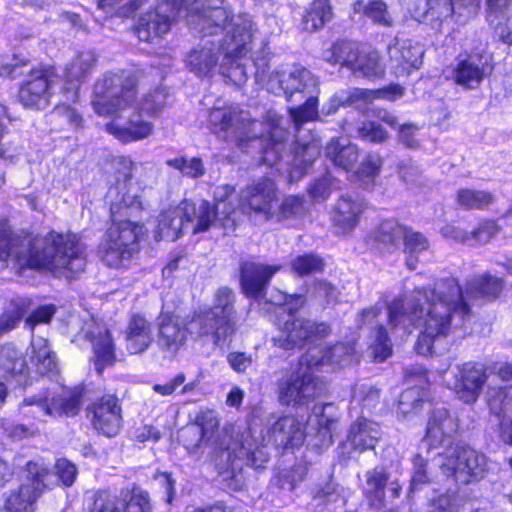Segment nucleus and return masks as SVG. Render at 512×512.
I'll use <instances>...</instances> for the list:
<instances>
[{
    "instance_id": "nucleus-1",
    "label": "nucleus",
    "mask_w": 512,
    "mask_h": 512,
    "mask_svg": "<svg viewBox=\"0 0 512 512\" xmlns=\"http://www.w3.org/2000/svg\"><path fill=\"white\" fill-rule=\"evenodd\" d=\"M87 261L82 236L72 230H49L41 239H31L26 255L17 256L19 271L64 273L75 276L84 271Z\"/></svg>"
},
{
    "instance_id": "nucleus-2",
    "label": "nucleus",
    "mask_w": 512,
    "mask_h": 512,
    "mask_svg": "<svg viewBox=\"0 0 512 512\" xmlns=\"http://www.w3.org/2000/svg\"><path fill=\"white\" fill-rule=\"evenodd\" d=\"M457 286V298L452 299L445 292L432 290L426 297L425 305L414 302L411 313L423 318L422 329L414 343V351L421 356H431L434 353V345L439 339L448 337L452 332L453 314H457L462 320L472 315V306L465 298L463 289Z\"/></svg>"
},
{
    "instance_id": "nucleus-3",
    "label": "nucleus",
    "mask_w": 512,
    "mask_h": 512,
    "mask_svg": "<svg viewBox=\"0 0 512 512\" xmlns=\"http://www.w3.org/2000/svg\"><path fill=\"white\" fill-rule=\"evenodd\" d=\"M130 205L117 203L110 209L108 225L98 245L100 260L112 269L130 266L142 251V243L148 239L149 230L145 223L132 220Z\"/></svg>"
},
{
    "instance_id": "nucleus-4",
    "label": "nucleus",
    "mask_w": 512,
    "mask_h": 512,
    "mask_svg": "<svg viewBox=\"0 0 512 512\" xmlns=\"http://www.w3.org/2000/svg\"><path fill=\"white\" fill-rule=\"evenodd\" d=\"M199 337H210L216 346L230 345L238 330L235 294L229 287H219L213 305L194 311Z\"/></svg>"
},
{
    "instance_id": "nucleus-5",
    "label": "nucleus",
    "mask_w": 512,
    "mask_h": 512,
    "mask_svg": "<svg viewBox=\"0 0 512 512\" xmlns=\"http://www.w3.org/2000/svg\"><path fill=\"white\" fill-rule=\"evenodd\" d=\"M140 72H109L94 84L91 105L94 112L102 117H118L119 112L130 107L138 94Z\"/></svg>"
},
{
    "instance_id": "nucleus-6",
    "label": "nucleus",
    "mask_w": 512,
    "mask_h": 512,
    "mask_svg": "<svg viewBox=\"0 0 512 512\" xmlns=\"http://www.w3.org/2000/svg\"><path fill=\"white\" fill-rule=\"evenodd\" d=\"M24 470L27 473L26 481L3 496L1 512H36L38 500L50 490L46 480L52 470L48 465L30 460L26 462Z\"/></svg>"
},
{
    "instance_id": "nucleus-7",
    "label": "nucleus",
    "mask_w": 512,
    "mask_h": 512,
    "mask_svg": "<svg viewBox=\"0 0 512 512\" xmlns=\"http://www.w3.org/2000/svg\"><path fill=\"white\" fill-rule=\"evenodd\" d=\"M57 78L58 70L54 64L31 66L17 85L16 102L25 110L46 109L51 103Z\"/></svg>"
},
{
    "instance_id": "nucleus-8",
    "label": "nucleus",
    "mask_w": 512,
    "mask_h": 512,
    "mask_svg": "<svg viewBox=\"0 0 512 512\" xmlns=\"http://www.w3.org/2000/svg\"><path fill=\"white\" fill-rule=\"evenodd\" d=\"M88 512H153V503L147 490L139 485L122 488L117 493L110 488L93 492Z\"/></svg>"
},
{
    "instance_id": "nucleus-9",
    "label": "nucleus",
    "mask_w": 512,
    "mask_h": 512,
    "mask_svg": "<svg viewBox=\"0 0 512 512\" xmlns=\"http://www.w3.org/2000/svg\"><path fill=\"white\" fill-rule=\"evenodd\" d=\"M280 334L275 339L278 347L284 350L304 349L316 345L332 333L330 323L296 315L289 309V317L279 328Z\"/></svg>"
},
{
    "instance_id": "nucleus-10",
    "label": "nucleus",
    "mask_w": 512,
    "mask_h": 512,
    "mask_svg": "<svg viewBox=\"0 0 512 512\" xmlns=\"http://www.w3.org/2000/svg\"><path fill=\"white\" fill-rule=\"evenodd\" d=\"M280 190L275 178L262 175L252 179L240 191L238 207L246 216H259L266 221L274 219Z\"/></svg>"
},
{
    "instance_id": "nucleus-11",
    "label": "nucleus",
    "mask_w": 512,
    "mask_h": 512,
    "mask_svg": "<svg viewBox=\"0 0 512 512\" xmlns=\"http://www.w3.org/2000/svg\"><path fill=\"white\" fill-rule=\"evenodd\" d=\"M323 392L321 379L309 366L303 367L301 363L286 379L278 383V400L285 406H307Z\"/></svg>"
},
{
    "instance_id": "nucleus-12",
    "label": "nucleus",
    "mask_w": 512,
    "mask_h": 512,
    "mask_svg": "<svg viewBox=\"0 0 512 512\" xmlns=\"http://www.w3.org/2000/svg\"><path fill=\"white\" fill-rule=\"evenodd\" d=\"M122 404L116 392H104L86 406V417L98 434L107 438L119 434L123 425Z\"/></svg>"
},
{
    "instance_id": "nucleus-13",
    "label": "nucleus",
    "mask_w": 512,
    "mask_h": 512,
    "mask_svg": "<svg viewBox=\"0 0 512 512\" xmlns=\"http://www.w3.org/2000/svg\"><path fill=\"white\" fill-rule=\"evenodd\" d=\"M32 301L26 297L12 298L0 314V336L14 330L22 319L33 330L39 324L49 323L55 312L53 304L39 305L29 313Z\"/></svg>"
},
{
    "instance_id": "nucleus-14",
    "label": "nucleus",
    "mask_w": 512,
    "mask_h": 512,
    "mask_svg": "<svg viewBox=\"0 0 512 512\" xmlns=\"http://www.w3.org/2000/svg\"><path fill=\"white\" fill-rule=\"evenodd\" d=\"M488 380L487 367L477 361H467L457 366L453 389L464 404H475Z\"/></svg>"
},
{
    "instance_id": "nucleus-15",
    "label": "nucleus",
    "mask_w": 512,
    "mask_h": 512,
    "mask_svg": "<svg viewBox=\"0 0 512 512\" xmlns=\"http://www.w3.org/2000/svg\"><path fill=\"white\" fill-rule=\"evenodd\" d=\"M451 475L462 484L479 482L487 472L486 457L470 447H461L450 458Z\"/></svg>"
},
{
    "instance_id": "nucleus-16",
    "label": "nucleus",
    "mask_w": 512,
    "mask_h": 512,
    "mask_svg": "<svg viewBox=\"0 0 512 512\" xmlns=\"http://www.w3.org/2000/svg\"><path fill=\"white\" fill-rule=\"evenodd\" d=\"M279 270V266L266 265L252 261L240 264V287L242 293L248 297L260 300L267 294L272 277Z\"/></svg>"
},
{
    "instance_id": "nucleus-17",
    "label": "nucleus",
    "mask_w": 512,
    "mask_h": 512,
    "mask_svg": "<svg viewBox=\"0 0 512 512\" xmlns=\"http://www.w3.org/2000/svg\"><path fill=\"white\" fill-rule=\"evenodd\" d=\"M121 334L128 354H142L154 341L153 322L143 312H131Z\"/></svg>"
},
{
    "instance_id": "nucleus-18",
    "label": "nucleus",
    "mask_w": 512,
    "mask_h": 512,
    "mask_svg": "<svg viewBox=\"0 0 512 512\" xmlns=\"http://www.w3.org/2000/svg\"><path fill=\"white\" fill-rule=\"evenodd\" d=\"M268 433L283 451H295L306 440V423L294 414H285L270 426Z\"/></svg>"
},
{
    "instance_id": "nucleus-19",
    "label": "nucleus",
    "mask_w": 512,
    "mask_h": 512,
    "mask_svg": "<svg viewBox=\"0 0 512 512\" xmlns=\"http://www.w3.org/2000/svg\"><path fill=\"white\" fill-rule=\"evenodd\" d=\"M485 404L489 415L498 420L499 437L509 446L512 443L504 433L505 425L512 421L508 415L512 412V385L491 386L486 392Z\"/></svg>"
},
{
    "instance_id": "nucleus-20",
    "label": "nucleus",
    "mask_w": 512,
    "mask_h": 512,
    "mask_svg": "<svg viewBox=\"0 0 512 512\" xmlns=\"http://www.w3.org/2000/svg\"><path fill=\"white\" fill-rule=\"evenodd\" d=\"M235 213L236 208L230 202L221 201L211 205L208 201H204L194 225V234L207 231L213 222H218L224 230L234 231L238 226Z\"/></svg>"
},
{
    "instance_id": "nucleus-21",
    "label": "nucleus",
    "mask_w": 512,
    "mask_h": 512,
    "mask_svg": "<svg viewBox=\"0 0 512 512\" xmlns=\"http://www.w3.org/2000/svg\"><path fill=\"white\" fill-rule=\"evenodd\" d=\"M233 15L221 6H213L199 0H194V26L206 34H218L224 31L232 22Z\"/></svg>"
},
{
    "instance_id": "nucleus-22",
    "label": "nucleus",
    "mask_w": 512,
    "mask_h": 512,
    "mask_svg": "<svg viewBox=\"0 0 512 512\" xmlns=\"http://www.w3.org/2000/svg\"><path fill=\"white\" fill-rule=\"evenodd\" d=\"M47 400V415L74 417L81 409L83 390L76 386L60 385L52 394L47 390Z\"/></svg>"
},
{
    "instance_id": "nucleus-23",
    "label": "nucleus",
    "mask_w": 512,
    "mask_h": 512,
    "mask_svg": "<svg viewBox=\"0 0 512 512\" xmlns=\"http://www.w3.org/2000/svg\"><path fill=\"white\" fill-rule=\"evenodd\" d=\"M157 343L161 350L176 353L185 345L188 338V328L178 316L166 313L158 318Z\"/></svg>"
},
{
    "instance_id": "nucleus-24",
    "label": "nucleus",
    "mask_w": 512,
    "mask_h": 512,
    "mask_svg": "<svg viewBox=\"0 0 512 512\" xmlns=\"http://www.w3.org/2000/svg\"><path fill=\"white\" fill-rule=\"evenodd\" d=\"M172 19L156 10L141 14L134 26V34L146 43H155L164 38L171 30Z\"/></svg>"
},
{
    "instance_id": "nucleus-25",
    "label": "nucleus",
    "mask_w": 512,
    "mask_h": 512,
    "mask_svg": "<svg viewBox=\"0 0 512 512\" xmlns=\"http://www.w3.org/2000/svg\"><path fill=\"white\" fill-rule=\"evenodd\" d=\"M366 209L365 202L349 195L341 196L334 208L332 223L338 232L348 234L359 224Z\"/></svg>"
},
{
    "instance_id": "nucleus-26",
    "label": "nucleus",
    "mask_w": 512,
    "mask_h": 512,
    "mask_svg": "<svg viewBox=\"0 0 512 512\" xmlns=\"http://www.w3.org/2000/svg\"><path fill=\"white\" fill-rule=\"evenodd\" d=\"M335 18L331 0H311L300 18L302 31L314 34L322 31Z\"/></svg>"
},
{
    "instance_id": "nucleus-27",
    "label": "nucleus",
    "mask_w": 512,
    "mask_h": 512,
    "mask_svg": "<svg viewBox=\"0 0 512 512\" xmlns=\"http://www.w3.org/2000/svg\"><path fill=\"white\" fill-rule=\"evenodd\" d=\"M29 360L37 376L54 378L60 374L56 353L46 339L40 338L31 344Z\"/></svg>"
},
{
    "instance_id": "nucleus-28",
    "label": "nucleus",
    "mask_w": 512,
    "mask_h": 512,
    "mask_svg": "<svg viewBox=\"0 0 512 512\" xmlns=\"http://www.w3.org/2000/svg\"><path fill=\"white\" fill-rule=\"evenodd\" d=\"M452 424L450 411L445 406L434 407L429 415L423 440L429 448H437L444 444Z\"/></svg>"
},
{
    "instance_id": "nucleus-29",
    "label": "nucleus",
    "mask_w": 512,
    "mask_h": 512,
    "mask_svg": "<svg viewBox=\"0 0 512 512\" xmlns=\"http://www.w3.org/2000/svg\"><path fill=\"white\" fill-rule=\"evenodd\" d=\"M457 209L462 211H488L496 202V195L488 189L460 187L454 195Z\"/></svg>"
},
{
    "instance_id": "nucleus-30",
    "label": "nucleus",
    "mask_w": 512,
    "mask_h": 512,
    "mask_svg": "<svg viewBox=\"0 0 512 512\" xmlns=\"http://www.w3.org/2000/svg\"><path fill=\"white\" fill-rule=\"evenodd\" d=\"M29 366L26 357L12 347L0 349V374L7 381L26 383L29 378Z\"/></svg>"
},
{
    "instance_id": "nucleus-31",
    "label": "nucleus",
    "mask_w": 512,
    "mask_h": 512,
    "mask_svg": "<svg viewBox=\"0 0 512 512\" xmlns=\"http://www.w3.org/2000/svg\"><path fill=\"white\" fill-rule=\"evenodd\" d=\"M505 287L502 278L486 272L476 277L466 285V294L471 299H481L484 302H493L500 298Z\"/></svg>"
},
{
    "instance_id": "nucleus-32",
    "label": "nucleus",
    "mask_w": 512,
    "mask_h": 512,
    "mask_svg": "<svg viewBox=\"0 0 512 512\" xmlns=\"http://www.w3.org/2000/svg\"><path fill=\"white\" fill-rule=\"evenodd\" d=\"M105 131L122 144H129L143 140L153 132V124L145 120H131L127 126H121L114 120L104 126Z\"/></svg>"
},
{
    "instance_id": "nucleus-33",
    "label": "nucleus",
    "mask_w": 512,
    "mask_h": 512,
    "mask_svg": "<svg viewBox=\"0 0 512 512\" xmlns=\"http://www.w3.org/2000/svg\"><path fill=\"white\" fill-rule=\"evenodd\" d=\"M22 240L20 236L16 235L14 231L7 225L0 223V267L7 268L9 263L15 273L23 275L25 271H19L17 264L18 255H26V250L22 249Z\"/></svg>"
},
{
    "instance_id": "nucleus-34",
    "label": "nucleus",
    "mask_w": 512,
    "mask_h": 512,
    "mask_svg": "<svg viewBox=\"0 0 512 512\" xmlns=\"http://www.w3.org/2000/svg\"><path fill=\"white\" fill-rule=\"evenodd\" d=\"M486 76L485 66L473 62L470 56L457 60L452 71L453 82L466 90L478 87Z\"/></svg>"
},
{
    "instance_id": "nucleus-35",
    "label": "nucleus",
    "mask_w": 512,
    "mask_h": 512,
    "mask_svg": "<svg viewBox=\"0 0 512 512\" xmlns=\"http://www.w3.org/2000/svg\"><path fill=\"white\" fill-rule=\"evenodd\" d=\"M327 158L346 172L353 171L359 162L360 150L355 144L342 145L339 137H333L325 147Z\"/></svg>"
},
{
    "instance_id": "nucleus-36",
    "label": "nucleus",
    "mask_w": 512,
    "mask_h": 512,
    "mask_svg": "<svg viewBox=\"0 0 512 512\" xmlns=\"http://www.w3.org/2000/svg\"><path fill=\"white\" fill-rule=\"evenodd\" d=\"M356 339L338 340L325 346L321 362L326 364H357L360 361Z\"/></svg>"
},
{
    "instance_id": "nucleus-37",
    "label": "nucleus",
    "mask_w": 512,
    "mask_h": 512,
    "mask_svg": "<svg viewBox=\"0 0 512 512\" xmlns=\"http://www.w3.org/2000/svg\"><path fill=\"white\" fill-rule=\"evenodd\" d=\"M350 71L357 76L368 80L382 79L386 68L382 63L381 55L377 50L362 52L358 50V56L354 58Z\"/></svg>"
},
{
    "instance_id": "nucleus-38",
    "label": "nucleus",
    "mask_w": 512,
    "mask_h": 512,
    "mask_svg": "<svg viewBox=\"0 0 512 512\" xmlns=\"http://www.w3.org/2000/svg\"><path fill=\"white\" fill-rule=\"evenodd\" d=\"M359 45L348 38H338L324 51L327 63L345 67L350 70L353 60L358 56Z\"/></svg>"
},
{
    "instance_id": "nucleus-39",
    "label": "nucleus",
    "mask_w": 512,
    "mask_h": 512,
    "mask_svg": "<svg viewBox=\"0 0 512 512\" xmlns=\"http://www.w3.org/2000/svg\"><path fill=\"white\" fill-rule=\"evenodd\" d=\"M373 431L372 422L363 416L352 422L348 432V440L353 449L358 452L375 450L378 438L372 434Z\"/></svg>"
},
{
    "instance_id": "nucleus-40",
    "label": "nucleus",
    "mask_w": 512,
    "mask_h": 512,
    "mask_svg": "<svg viewBox=\"0 0 512 512\" xmlns=\"http://www.w3.org/2000/svg\"><path fill=\"white\" fill-rule=\"evenodd\" d=\"M355 14L363 15L370 19L373 24L383 27H391L393 18L389 12L388 5L383 0H370L365 3L363 0H356L352 4Z\"/></svg>"
},
{
    "instance_id": "nucleus-41",
    "label": "nucleus",
    "mask_w": 512,
    "mask_h": 512,
    "mask_svg": "<svg viewBox=\"0 0 512 512\" xmlns=\"http://www.w3.org/2000/svg\"><path fill=\"white\" fill-rule=\"evenodd\" d=\"M479 0H425V15L432 20L443 22L452 18L456 9L478 6Z\"/></svg>"
},
{
    "instance_id": "nucleus-42",
    "label": "nucleus",
    "mask_w": 512,
    "mask_h": 512,
    "mask_svg": "<svg viewBox=\"0 0 512 512\" xmlns=\"http://www.w3.org/2000/svg\"><path fill=\"white\" fill-rule=\"evenodd\" d=\"M93 354L95 369L98 374H102L106 367L115 364V343L110 330L106 329L98 334L96 341L93 343Z\"/></svg>"
},
{
    "instance_id": "nucleus-43",
    "label": "nucleus",
    "mask_w": 512,
    "mask_h": 512,
    "mask_svg": "<svg viewBox=\"0 0 512 512\" xmlns=\"http://www.w3.org/2000/svg\"><path fill=\"white\" fill-rule=\"evenodd\" d=\"M384 165V159L378 152H367L354 168L355 179L366 187H374Z\"/></svg>"
},
{
    "instance_id": "nucleus-44",
    "label": "nucleus",
    "mask_w": 512,
    "mask_h": 512,
    "mask_svg": "<svg viewBox=\"0 0 512 512\" xmlns=\"http://www.w3.org/2000/svg\"><path fill=\"white\" fill-rule=\"evenodd\" d=\"M389 474L384 470L374 468L366 474L368 488L364 492L370 506L381 508L385 505V489Z\"/></svg>"
},
{
    "instance_id": "nucleus-45",
    "label": "nucleus",
    "mask_w": 512,
    "mask_h": 512,
    "mask_svg": "<svg viewBox=\"0 0 512 512\" xmlns=\"http://www.w3.org/2000/svg\"><path fill=\"white\" fill-rule=\"evenodd\" d=\"M194 425L199 428L198 445L212 442L221 447L219 442L220 422L213 410L199 412L194 418Z\"/></svg>"
},
{
    "instance_id": "nucleus-46",
    "label": "nucleus",
    "mask_w": 512,
    "mask_h": 512,
    "mask_svg": "<svg viewBox=\"0 0 512 512\" xmlns=\"http://www.w3.org/2000/svg\"><path fill=\"white\" fill-rule=\"evenodd\" d=\"M308 212L304 195H285L275 207L274 219L283 221L305 216Z\"/></svg>"
},
{
    "instance_id": "nucleus-47",
    "label": "nucleus",
    "mask_w": 512,
    "mask_h": 512,
    "mask_svg": "<svg viewBox=\"0 0 512 512\" xmlns=\"http://www.w3.org/2000/svg\"><path fill=\"white\" fill-rule=\"evenodd\" d=\"M291 271L298 277L322 273L325 268L324 259L313 252L296 256L290 262Z\"/></svg>"
},
{
    "instance_id": "nucleus-48",
    "label": "nucleus",
    "mask_w": 512,
    "mask_h": 512,
    "mask_svg": "<svg viewBox=\"0 0 512 512\" xmlns=\"http://www.w3.org/2000/svg\"><path fill=\"white\" fill-rule=\"evenodd\" d=\"M167 93L163 89H155L147 93L137 106L139 115L157 117L166 106Z\"/></svg>"
},
{
    "instance_id": "nucleus-49",
    "label": "nucleus",
    "mask_w": 512,
    "mask_h": 512,
    "mask_svg": "<svg viewBox=\"0 0 512 512\" xmlns=\"http://www.w3.org/2000/svg\"><path fill=\"white\" fill-rule=\"evenodd\" d=\"M500 230L501 227L497 219L482 217L476 226L469 230V242L488 243Z\"/></svg>"
},
{
    "instance_id": "nucleus-50",
    "label": "nucleus",
    "mask_w": 512,
    "mask_h": 512,
    "mask_svg": "<svg viewBox=\"0 0 512 512\" xmlns=\"http://www.w3.org/2000/svg\"><path fill=\"white\" fill-rule=\"evenodd\" d=\"M318 98L310 96L301 105L289 109L291 119L297 126L319 119Z\"/></svg>"
},
{
    "instance_id": "nucleus-51",
    "label": "nucleus",
    "mask_w": 512,
    "mask_h": 512,
    "mask_svg": "<svg viewBox=\"0 0 512 512\" xmlns=\"http://www.w3.org/2000/svg\"><path fill=\"white\" fill-rule=\"evenodd\" d=\"M403 231V251L409 255H418L429 248L428 239L418 231H413L410 226L400 227Z\"/></svg>"
},
{
    "instance_id": "nucleus-52",
    "label": "nucleus",
    "mask_w": 512,
    "mask_h": 512,
    "mask_svg": "<svg viewBox=\"0 0 512 512\" xmlns=\"http://www.w3.org/2000/svg\"><path fill=\"white\" fill-rule=\"evenodd\" d=\"M371 347L374 359L378 362H384L392 355V343L384 325L380 324L376 326L375 337Z\"/></svg>"
},
{
    "instance_id": "nucleus-53",
    "label": "nucleus",
    "mask_w": 512,
    "mask_h": 512,
    "mask_svg": "<svg viewBox=\"0 0 512 512\" xmlns=\"http://www.w3.org/2000/svg\"><path fill=\"white\" fill-rule=\"evenodd\" d=\"M92 63H84L80 56L74 58L72 62L66 67V81L71 83L75 80L73 85L74 95L78 96L79 84L92 70Z\"/></svg>"
},
{
    "instance_id": "nucleus-54",
    "label": "nucleus",
    "mask_w": 512,
    "mask_h": 512,
    "mask_svg": "<svg viewBox=\"0 0 512 512\" xmlns=\"http://www.w3.org/2000/svg\"><path fill=\"white\" fill-rule=\"evenodd\" d=\"M55 475L61 486L64 488L71 487L78 475L76 465L66 458H58L54 464Z\"/></svg>"
},
{
    "instance_id": "nucleus-55",
    "label": "nucleus",
    "mask_w": 512,
    "mask_h": 512,
    "mask_svg": "<svg viewBox=\"0 0 512 512\" xmlns=\"http://www.w3.org/2000/svg\"><path fill=\"white\" fill-rule=\"evenodd\" d=\"M234 37L241 36V43L229 52L230 58L238 60L244 57L251 49L253 41V33L250 28L246 26L237 25L234 30Z\"/></svg>"
},
{
    "instance_id": "nucleus-56",
    "label": "nucleus",
    "mask_w": 512,
    "mask_h": 512,
    "mask_svg": "<svg viewBox=\"0 0 512 512\" xmlns=\"http://www.w3.org/2000/svg\"><path fill=\"white\" fill-rule=\"evenodd\" d=\"M12 63L0 64V77L9 80H15L16 78L23 75V68L30 64V59L27 57H19L13 55Z\"/></svg>"
},
{
    "instance_id": "nucleus-57",
    "label": "nucleus",
    "mask_w": 512,
    "mask_h": 512,
    "mask_svg": "<svg viewBox=\"0 0 512 512\" xmlns=\"http://www.w3.org/2000/svg\"><path fill=\"white\" fill-rule=\"evenodd\" d=\"M359 134L373 143H383L388 139V132L375 121L364 122L359 129Z\"/></svg>"
},
{
    "instance_id": "nucleus-58",
    "label": "nucleus",
    "mask_w": 512,
    "mask_h": 512,
    "mask_svg": "<svg viewBox=\"0 0 512 512\" xmlns=\"http://www.w3.org/2000/svg\"><path fill=\"white\" fill-rule=\"evenodd\" d=\"M145 0H97L102 10L121 8L127 12H135L141 8Z\"/></svg>"
},
{
    "instance_id": "nucleus-59",
    "label": "nucleus",
    "mask_w": 512,
    "mask_h": 512,
    "mask_svg": "<svg viewBox=\"0 0 512 512\" xmlns=\"http://www.w3.org/2000/svg\"><path fill=\"white\" fill-rule=\"evenodd\" d=\"M441 235L444 238L453 240L458 243H468L469 242V230L461 228L453 222L446 223L440 230Z\"/></svg>"
},
{
    "instance_id": "nucleus-60",
    "label": "nucleus",
    "mask_w": 512,
    "mask_h": 512,
    "mask_svg": "<svg viewBox=\"0 0 512 512\" xmlns=\"http://www.w3.org/2000/svg\"><path fill=\"white\" fill-rule=\"evenodd\" d=\"M227 361L236 373H245L253 362L251 355L241 351L230 352L227 355Z\"/></svg>"
},
{
    "instance_id": "nucleus-61",
    "label": "nucleus",
    "mask_w": 512,
    "mask_h": 512,
    "mask_svg": "<svg viewBox=\"0 0 512 512\" xmlns=\"http://www.w3.org/2000/svg\"><path fill=\"white\" fill-rule=\"evenodd\" d=\"M400 227H405V225L396 223L389 229H380L377 234L378 241L385 245H396L398 239L403 237V231L400 229Z\"/></svg>"
},
{
    "instance_id": "nucleus-62",
    "label": "nucleus",
    "mask_w": 512,
    "mask_h": 512,
    "mask_svg": "<svg viewBox=\"0 0 512 512\" xmlns=\"http://www.w3.org/2000/svg\"><path fill=\"white\" fill-rule=\"evenodd\" d=\"M407 377L412 381L417 382L415 385L419 390H421L424 394L429 391L430 388V380H429V371L423 367L412 368L407 372Z\"/></svg>"
},
{
    "instance_id": "nucleus-63",
    "label": "nucleus",
    "mask_w": 512,
    "mask_h": 512,
    "mask_svg": "<svg viewBox=\"0 0 512 512\" xmlns=\"http://www.w3.org/2000/svg\"><path fill=\"white\" fill-rule=\"evenodd\" d=\"M135 438L139 442H158L161 439V432L153 424H143L136 429Z\"/></svg>"
},
{
    "instance_id": "nucleus-64",
    "label": "nucleus",
    "mask_w": 512,
    "mask_h": 512,
    "mask_svg": "<svg viewBox=\"0 0 512 512\" xmlns=\"http://www.w3.org/2000/svg\"><path fill=\"white\" fill-rule=\"evenodd\" d=\"M428 462L424 460L420 455H417L414 461L413 473H412V482L414 484H428L430 483V478L427 473Z\"/></svg>"
}]
</instances>
